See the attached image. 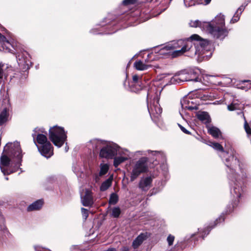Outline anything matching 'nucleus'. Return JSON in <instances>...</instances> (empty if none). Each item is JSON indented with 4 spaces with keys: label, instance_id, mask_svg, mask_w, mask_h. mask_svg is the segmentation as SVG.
Here are the masks:
<instances>
[{
    "label": "nucleus",
    "instance_id": "f8f14e48",
    "mask_svg": "<svg viewBox=\"0 0 251 251\" xmlns=\"http://www.w3.org/2000/svg\"><path fill=\"white\" fill-rule=\"evenodd\" d=\"M119 156L114 158L113 165L117 167L120 164L130 158V153L127 150H123L120 148L118 151Z\"/></svg>",
    "mask_w": 251,
    "mask_h": 251
},
{
    "label": "nucleus",
    "instance_id": "9b49d317",
    "mask_svg": "<svg viewBox=\"0 0 251 251\" xmlns=\"http://www.w3.org/2000/svg\"><path fill=\"white\" fill-rule=\"evenodd\" d=\"M188 73V70H187L180 71L174 76L172 77L170 79L171 84H179L183 82L189 81Z\"/></svg>",
    "mask_w": 251,
    "mask_h": 251
},
{
    "label": "nucleus",
    "instance_id": "1a4fd4ad",
    "mask_svg": "<svg viewBox=\"0 0 251 251\" xmlns=\"http://www.w3.org/2000/svg\"><path fill=\"white\" fill-rule=\"evenodd\" d=\"M147 161V157H142L135 163L130 175L131 181L135 180L141 174L148 170Z\"/></svg>",
    "mask_w": 251,
    "mask_h": 251
},
{
    "label": "nucleus",
    "instance_id": "393cba45",
    "mask_svg": "<svg viewBox=\"0 0 251 251\" xmlns=\"http://www.w3.org/2000/svg\"><path fill=\"white\" fill-rule=\"evenodd\" d=\"M198 119L204 124H208L210 122V118L208 113L201 112L197 115Z\"/></svg>",
    "mask_w": 251,
    "mask_h": 251
},
{
    "label": "nucleus",
    "instance_id": "f03ea898",
    "mask_svg": "<svg viewBox=\"0 0 251 251\" xmlns=\"http://www.w3.org/2000/svg\"><path fill=\"white\" fill-rule=\"evenodd\" d=\"M6 154H2L0 159V168L4 175L15 172L21 165L23 157L20 143H8L4 148Z\"/></svg>",
    "mask_w": 251,
    "mask_h": 251
},
{
    "label": "nucleus",
    "instance_id": "20e7f679",
    "mask_svg": "<svg viewBox=\"0 0 251 251\" xmlns=\"http://www.w3.org/2000/svg\"><path fill=\"white\" fill-rule=\"evenodd\" d=\"M240 170L233 166L228 168L226 171L228 178L231 185L230 193L235 199L234 205L239 202V199L243 197L244 188L242 186L243 180L246 177L244 169L240 164Z\"/></svg>",
    "mask_w": 251,
    "mask_h": 251
},
{
    "label": "nucleus",
    "instance_id": "a18cd8bd",
    "mask_svg": "<svg viewBox=\"0 0 251 251\" xmlns=\"http://www.w3.org/2000/svg\"><path fill=\"white\" fill-rule=\"evenodd\" d=\"M208 95H202L200 98L202 100H206L207 99Z\"/></svg>",
    "mask_w": 251,
    "mask_h": 251
},
{
    "label": "nucleus",
    "instance_id": "4be33fe9",
    "mask_svg": "<svg viewBox=\"0 0 251 251\" xmlns=\"http://www.w3.org/2000/svg\"><path fill=\"white\" fill-rule=\"evenodd\" d=\"M43 202L42 200H38L30 204L27 207L28 211L39 210L43 206Z\"/></svg>",
    "mask_w": 251,
    "mask_h": 251
},
{
    "label": "nucleus",
    "instance_id": "603ef678",
    "mask_svg": "<svg viewBox=\"0 0 251 251\" xmlns=\"http://www.w3.org/2000/svg\"><path fill=\"white\" fill-rule=\"evenodd\" d=\"M249 81H250L249 80H243V81H242V82L244 83V82H249Z\"/></svg>",
    "mask_w": 251,
    "mask_h": 251
},
{
    "label": "nucleus",
    "instance_id": "4d7b16f0",
    "mask_svg": "<svg viewBox=\"0 0 251 251\" xmlns=\"http://www.w3.org/2000/svg\"><path fill=\"white\" fill-rule=\"evenodd\" d=\"M218 222V220H216V221L215 222V223H216V222Z\"/></svg>",
    "mask_w": 251,
    "mask_h": 251
},
{
    "label": "nucleus",
    "instance_id": "864d4df0",
    "mask_svg": "<svg viewBox=\"0 0 251 251\" xmlns=\"http://www.w3.org/2000/svg\"><path fill=\"white\" fill-rule=\"evenodd\" d=\"M247 1H248V2H251V0H247Z\"/></svg>",
    "mask_w": 251,
    "mask_h": 251
},
{
    "label": "nucleus",
    "instance_id": "4468645a",
    "mask_svg": "<svg viewBox=\"0 0 251 251\" xmlns=\"http://www.w3.org/2000/svg\"><path fill=\"white\" fill-rule=\"evenodd\" d=\"M193 102L188 97H184L181 100L180 103L181 105L182 110L179 111V113L182 117L183 114V110L185 109H188L190 110L198 109V106L195 105L194 106H190V104H193Z\"/></svg>",
    "mask_w": 251,
    "mask_h": 251
},
{
    "label": "nucleus",
    "instance_id": "f3484780",
    "mask_svg": "<svg viewBox=\"0 0 251 251\" xmlns=\"http://www.w3.org/2000/svg\"><path fill=\"white\" fill-rule=\"evenodd\" d=\"M148 62V60L147 59H146L145 63L141 60H137L134 63V67L136 70L139 71L146 70L151 67V65L146 64Z\"/></svg>",
    "mask_w": 251,
    "mask_h": 251
},
{
    "label": "nucleus",
    "instance_id": "7ed1b4c3",
    "mask_svg": "<svg viewBox=\"0 0 251 251\" xmlns=\"http://www.w3.org/2000/svg\"><path fill=\"white\" fill-rule=\"evenodd\" d=\"M189 25L192 27H200L216 39H223L228 33L225 26L224 15L222 14L218 15L210 22H201L197 20L191 21Z\"/></svg>",
    "mask_w": 251,
    "mask_h": 251
},
{
    "label": "nucleus",
    "instance_id": "bb28decb",
    "mask_svg": "<svg viewBox=\"0 0 251 251\" xmlns=\"http://www.w3.org/2000/svg\"><path fill=\"white\" fill-rule=\"evenodd\" d=\"M27 55V53L26 52H22L21 53L18 54L16 57L17 60H19V64H22L23 63L25 64L26 65H28L26 59L25 58L26 57V55Z\"/></svg>",
    "mask_w": 251,
    "mask_h": 251
},
{
    "label": "nucleus",
    "instance_id": "4c0bfd02",
    "mask_svg": "<svg viewBox=\"0 0 251 251\" xmlns=\"http://www.w3.org/2000/svg\"><path fill=\"white\" fill-rule=\"evenodd\" d=\"M0 41L1 42H2V43H3V44H5V43H6L8 44H10L9 43V42H8V41L6 40L5 37L4 36L2 35L0 33Z\"/></svg>",
    "mask_w": 251,
    "mask_h": 251
},
{
    "label": "nucleus",
    "instance_id": "2eb2a0df",
    "mask_svg": "<svg viewBox=\"0 0 251 251\" xmlns=\"http://www.w3.org/2000/svg\"><path fill=\"white\" fill-rule=\"evenodd\" d=\"M81 200L83 206H92L94 203L92 192L88 189L86 190L84 195L81 196Z\"/></svg>",
    "mask_w": 251,
    "mask_h": 251
},
{
    "label": "nucleus",
    "instance_id": "a19ab883",
    "mask_svg": "<svg viewBox=\"0 0 251 251\" xmlns=\"http://www.w3.org/2000/svg\"><path fill=\"white\" fill-rule=\"evenodd\" d=\"M149 153L150 152H151L152 153L153 155H159L160 154V152L159 151H147Z\"/></svg>",
    "mask_w": 251,
    "mask_h": 251
},
{
    "label": "nucleus",
    "instance_id": "39448f33",
    "mask_svg": "<svg viewBox=\"0 0 251 251\" xmlns=\"http://www.w3.org/2000/svg\"><path fill=\"white\" fill-rule=\"evenodd\" d=\"M35 133L32 134L35 143L36 142L39 144L37 146L39 151L44 157L49 158L53 154V147L50 142L48 140L46 135L43 133L46 132L36 128L34 130Z\"/></svg>",
    "mask_w": 251,
    "mask_h": 251
},
{
    "label": "nucleus",
    "instance_id": "a878e982",
    "mask_svg": "<svg viewBox=\"0 0 251 251\" xmlns=\"http://www.w3.org/2000/svg\"><path fill=\"white\" fill-rule=\"evenodd\" d=\"M113 180V176H111L108 179L103 181L100 186V190L105 191L107 190L111 185Z\"/></svg>",
    "mask_w": 251,
    "mask_h": 251
},
{
    "label": "nucleus",
    "instance_id": "473e14b6",
    "mask_svg": "<svg viewBox=\"0 0 251 251\" xmlns=\"http://www.w3.org/2000/svg\"><path fill=\"white\" fill-rule=\"evenodd\" d=\"M93 144L94 146H95L94 148H95L96 150H98L99 148H100L101 145L103 144V143L101 141L96 140L93 141Z\"/></svg>",
    "mask_w": 251,
    "mask_h": 251
},
{
    "label": "nucleus",
    "instance_id": "79ce46f5",
    "mask_svg": "<svg viewBox=\"0 0 251 251\" xmlns=\"http://www.w3.org/2000/svg\"><path fill=\"white\" fill-rule=\"evenodd\" d=\"M2 78V66L0 65V83L1 82Z\"/></svg>",
    "mask_w": 251,
    "mask_h": 251
},
{
    "label": "nucleus",
    "instance_id": "c756f323",
    "mask_svg": "<svg viewBox=\"0 0 251 251\" xmlns=\"http://www.w3.org/2000/svg\"><path fill=\"white\" fill-rule=\"evenodd\" d=\"M121 214V210L119 207H115L113 208L112 216L114 218H118Z\"/></svg>",
    "mask_w": 251,
    "mask_h": 251
},
{
    "label": "nucleus",
    "instance_id": "a211bd4d",
    "mask_svg": "<svg viewBox=\"0 0 251 251\" xmlns=\"http://www.w3.org/2000/svg\"><path fill=\"white\" fill-rule=\"evenodd\" d=\"M147 238V235L145 233H141L133 241L132 247L134 249H137L140 246L143 241Z\"/></svg>",
    "mask_w": 251,
    "mask_h": 251
},
{
    "label": "nucleus",
    "instance_id": "b1692460",
    "mask_svg": "<svg viewBox=\"0 0 251 251\" xmlns=\"http://www.w3.org/2000/svg\"><path fill=\"white\" fill-rule=\"evenodd\" d=\"M245 7V6L242 5L238 8L232 19L231 20L230 23H235L239 21L240 16L242 12L244 11Z\"/></svg>",
    "mask_w": 251,
    "mask_h": 251
},
{
    "label": "nucleus",
    "instance_id": "2f4dec72",
    "mask_svg": "<svg viewBox=\"0 0 251 251\" xmlns=\"http://www.w3.org/2000/svg\"><path fill=\"white\" fill-rule=\"evenodd\" d=\"M212 227H213L210 228L207 227L206 229H204L202 231L199 229V232L201 234V237L203 239L204 238L205 235H207L209 234V231Z\"/></svg>",
    "mask_w": 251,
    "mask_h": 251
},
{
    "label": "nucleus",
    "instance_id": "aec40b11",
    "mask_svg": "<svg viewBox=\"0 0 251 251\" xmlns=\"http://www.w3.org/2000/svg\"><path fill=\"white\" fill-rule=\"evenodd\" d=\"M188 70V77H189V81H195L198 82L201 81V78H199V71H195L193 70Z\"/></svg>",
    "mask_w": 251,
    "mask_h": 251
},
{
    "label": "nucleus",
    "instance_id": "e433bc0d",
    "mask_svg": "<svg viewBox=\"0 0 251 251\" xmlns=\"http://www.w3.org/2000/svg\"><path fill=\"white\" fill-rule=\"evenodd\" d=\"M244 128L245 129L246 132L248 134H251V128L249 126V125L248 124L247 122H245L244 124Z\"/></svg>",
    "mask_w": 251,
    "mask_h": 251
},
{
    "label": "nucleus",
    "instance_id": "8fccbe9b",
    "mask_svg": "<svg viewBox=\"0 0 251 251\" xmlns=\"http://www.w3.org/2000/svg\"><path fill=\"white\" fill-rule=\"evenodd\" d=\"M152 55H153V53H150V54H148V59H150V58L151 57V56Z\"/></svg>",
    "mask_w": 251,
    "mask_h": 251
},
{
    "label": "nucleus",
    "instance_id": "37998d69",
    "mask_svg": "<svg viewBox=\"0 0 251 251\" xmlns=\"http://www.w3.org/2000/svg\"><path fill=\"white\" fill-rule=\"evenodd\" d=\"M137 155H145L146 154V153L145 151H138L137 152H136L135 153Z\"/></svg>",
    "mask_w": 251,
    "mask_h": 251
},
{
    "label": "nucleus",
    "instance_id": "49530a36",
    "mask_svg": "<svg viewBox=\"0 0 251 251\" xmlns=\"http://www.w3.org/2000/svg\"><path fill=\"white\" fill-rule=\"evenodd\" d=\"M240 88L241 89H244V90H245L246 91H247L249 89L251 88V86H247V87H246V88L245 87L241 86V87H240Z\"/></svg>",
    "mask_w": 251,
    "mask_h": 251
},
{
    "label": "nucleus",
    "instance_id": "c85d7f7f",
    "mask_svg": "<svg viewBox=\"0 0 251 251\" xmlns=\"http://www.w3.org/2000/svg\"><path fill=\"white\" fill-rule=\"evenodd\" d=\"M119 197L116 193H112L110 195L109 203L110 204H115L118 201Z\"/></svg>",
    "mask_w": 251,
    "mask_h": 251
},
{
    "label": "nucleus",
    "instance_id": "7c9ffc66",
    "mask_svg": "<svg viewBox=\"0 0 251 251\" xmlns=\"http://www.w3.org/2000/svg\"><path fill=\"white\" fill-rule=\"evenodd\" d=\"M71 251H84L86 249L82 246L74 245L71 248Z\"/></svg>",
    "mask_w": 251,
    "mask_h": 251
},
{
    "label": "nucleus",
    "instance_id": "c03bdc74",
    "mask_svg": "<svg viewBox=\"0 0 251 251\" xmlns=\"http://www.w3.org/2000/svg\"><path fill=\"white\" fill-rule=\"evenodd\" d=\"M129 248L127 247H123L121 249V251H129Z\"/></svg>",
    "mask_w": 251,
    "mask_h": 251
},
{
    "label": "nucleus",
    "instance_id": "6ab92c4d",
    "mask_svg": "<svg viewBox=\"0 0 251 251\" xmlns=\"http://www.w3.org/2000/svg\"><path fill=\"white\" fill-rule=\"evenodd\" d=\"M9 118V110L7 108H4L0 113V126L6 123Z\"/></svg>",
    "mask_w": 251,
    "mask_h": 251
},
{
    "label": "nucleus",
    "instance_id": "72a5a7b5",
    "mask_svg": "<svg viewBox=\"0 0 251 251\" xmlns=\"http://www.w3.org/2000/svg\"><path fill=\"white\" fill-rule=\"evenodd\" d=\"M174 240H175V236H173V235H172L171 234H170L168 236L167 239V241L168 242V245L169 246H171L173 245L174 241Z\"/></svg>",
    "mask_w": 251,
    "mask_h": 251
},
{
    "label": "nucleus",
    "instance_id": "6e6d98bb",
    "mask_svg": "<svg viewBox=\"0 0 251 251\" xmlns=\"http://www.w3.org/2000/svg\"><path fill=\"white\" fill-rule=\"evenodd\" d=\"M192 104H190V106H193Z\"/></svg>",
    "mask_w": 251,
    "mask_h": 251
},
{
    "label": "nucleus",
    "instance_id": "ea45409f",
    "mask_svg": "<svg viewBox=\"0 0 251 251\" xmlns=\"http://www.w3.org/2000/svg\"><path fill=\"white\" fill-rule=\"evenodd\" d=\"M178 126H179L181 130L185 133L189 134H190V132L187 130L185 128H184L183 126H181L180 125L178 124Z\"/></svg>",
    "mask_w": 251,
    "mask_h": 251
},
{
    "label": "nucleus",
    "instance_id": "09e8293b",
    "mask_svg": "<svg viewBox=\"0 0 251 251\" xmlns=\"http://www.w3.org/2000/svg\"><path fill=\"white\" fill-rule=\"evenodd\" d=\"M104 251H117L115 248H109L108 250Z\"/></svg>",
    "mask_w": 251,
    "mask_h": 251
},
{
    "label": "nucleus",
    "instance_id": "f257e3e1",
    "mask_svg": "<svg viewBox=\"0 0 251 251\" xmlns=\"http://www.w3.org/2000/svg\"><path fill=\"white\" fill-rule=\"evenodd\" d=\"M193 40L196 41V43H194L196 46L195 53L203 60L210 58L212 54L213 45L209 41L203 39L197 34L192 35L187 40L172 41L162 48L161 51H171L172 56L176 57L189 50L192 47V41Z\"/></svg>",
    "mask_w": 251,
    "mask_h": 251
},
{
    "label": "nucleus",
    "instance_id": "dca6fc26",
    "mask_svg": "<svg viewBox=\"0 0 251 251\" xmlns=\"http://www.w3.org/2000/svg\"><path fill=\"white\" fill-rule=\"evenodd\" d=\"M152 182V179L151 177H146L142 178L139 183V187L142 191H148L150 187Z\"/></svg>",
    "mask_w": 251,
    "mask_h": 251
},
{
    "label": "nucleus",
    "instance_id": "c9c22d12",
    "mask_svg": "<svg viewBox=\"0 0 251 251\" xmlns=\"http://www.w3.org/2000/svg\"><path fill=\"white\" fill-rule=\"evenodd\" d=\"M136 2V0H124L123 3L125 5H129L134 4Z\"/></svg>",
    "mask_w": 251,
    "mask_h": 251
},
{
    "label": "nucleus",
    "instance_id": "cd10ccee",
    "mask_svg": "<svg viewBox=\"0 0 251 251\" xmlns=\"http://www.w3.org/2000/svg\"><path fill=\"white\" fill-rule=\"evenodd\" d=\"M100 171L99 174L100 176L105 175L109 170V167L107 164L101 163L100 165Z\"/></svg>",
    "mask_w": 251,
    "mask_h": 251
},
{
    "label": "nucleus",
    "instance_id": "9d476101",
    "mask_svg": "<svg viewBox=\"0 0 251 251\" xmlns=\"http://www.w3.org/2000/svg\"><path fill=\"white\" fill-rule=\"evenodd\" d=\"M120 147L115 144H108L103 147L100 152V156L101 158H113L118 153Z\"/></svg>",
    "mask_w": 251,
    "mask_h": 251
},
{
    "label": "nucleus",
    "instance_id": "5701e85b",
    "mask_svg": "<svg viewBox=\"0 0 251 251\" xmlns=\"http://www.w3.org/2000/svg\"><path fill=\"white\" fill-rule=\"evenodd\" d=\"M242 108V104L237 100H234L232 103L227 106V109L229 111L241 110Z\"/></svg>",
    "mask_w": 251,
    "mask_h": 251
},
{
    "label": "nucleus",
    "instance_id": "3c124183",
    "mask_svg": "<svg viewBox=\"0 0 251 251\" xmlns=\"http://www.w3.org/2000/svg\"><path fill=\"white\" fill-rule=\"evenodd\" d=\"M69 150V148L68 147H65V151L67 152Z\"/></svg>",
    "mask_w": 251,
    "mask_h": 251
},
{
    "label": "nucleus",
    "instance_id": "0eeeda50",
    "mask_svg": "<svg viewBox=\"0 0 251 251\" xmlns=\"http://www.w3.org/2000/svg\"><path fill=\"white\" fill-rule=\"evenodd\" d=\"M208 145L215 150L222 151L221 156L227 169L233 166L240 170L239 161L234 154L233 151L231 150L230 152L224 151L223 147L218 143L209 142Z\"/></svg>",
    "mask_w": 251,
    "mask_h": 251
},
{
    "label": "nucleus",
    "instance_id": "ddd939ff",
    "mask_svg": "<svg viewBox=\"0 0 251 251\" xmlns=\"http://www.w3.org/2000/svg\"><path fill=\"white\" fill-rule=\"evenodd\" d=\"M143 79L145 81V78H143V76H139L138 75H134L132 77V82L130 84V90L134 92H138L139 91L142 89L144 86L142 83Z\"/></svg>",
    "mask_w": 251,
    "mask_h": 251
},
{
    "label": "nucleus",
    "instance_id": "5fc2aeb1",
    "mask_svg": "<svg viewBox=\"0 0 251 251\" xmlns=\"http://www.w3.org/2000/svg\"><path fill=\"white\" fill-rule=\"evenodd\" d=\"M5 179H6V180H8V177H5Z\"/></svg>",
    "mask_w": 251,
    "mask_h": 251
},
{
    "label": "nucleus",
    "instance_id": "6e6552de",
    "mask_svg": "<svg viewBox=\"0 0 251 251\" xmlns=\"http://www.w3.org/2000/svg\"><path fill=\"white\" fill-rule=\"evenodd\" d=\"M49 137L53 144L60 148L67 139V135L63 127L57 126L50 127Z\"/></svg>",
    "mask_w": 251,
    "mask_h": 251
},
{
    "label": "nucleus",
    "instance_id": "412c9836",
    "mask_svg": "<svg viewBox=\"0 0 251 251\" xmlns=\"http://www.w3.org/2000/svg\"><path fill=\"white\" fill-rule=\"evenodd\" d=\"M208 132L214 138H218L221 136V132L219 129L214 126H207Z\"/></svg>",
    "mask_w": 251,
    "mask_h": 251
},
{
    "label": "nucleus",
    "instance_id": "de8ad7c7",
    "mask_svg": "<svg viewBox=\"0 0 251 251\" xmlns=\"http://www.w3.org/2000/svg\"><path fill=\"white\" fill-rule=\"evenodd\" d=\"M219 220L220 222H223L224 221V218L223 216H220V217L219 218Z\"/></svg>",
    "mask_w": 251,
    "mask_h": 251
},
{
    "label": "nucleus",
    "instance_id": "f704fd0d",
    "mask_svg": "<svg viewBox=\"0 0 251 251\" xmlns=\"http://www.w3.org/2000/svg\"><path fill=\"white\" fill-rule=\"evenodd\" d=\"M81 210L83 219L85 220H86L88 216V210L84 208H81Z\"/></svg>",
    "mask_w": 251,
    "mask_h": 251
},
{
    "label": "nucleus",
    "instance_id": "58836bf2",
    "mask_svg": "<svg viewBox=\"0 0 251 251\" xmlns=\"http://www.w3.org/2000/svg\"><path fill=\"white\" fill-rule=\"evenodd\" d=\"M211 0H198L199 3L203 5H207L209 4Z\"/></svg>",
    "mask_w": 251,
    "mask_h": 251
},
{
    "label": "nucleus",
    "instance_id": "423d86ee",
    "mask_svg": "<svg viewBox=\"0 0 251 251\" xmlns=\"http://www.w3.org/2000/svg\"><path fill=\"white\" fill-rule=\"evenodd\" d=\"M160 93V91L156 90V87L153 86L148 90L147 93L148 109L152 119L158 118L162 113V108L158 103V93Z\"/></svg>",
    "mask_w": 251,
    "mask_h": 251
}]
</instances>
